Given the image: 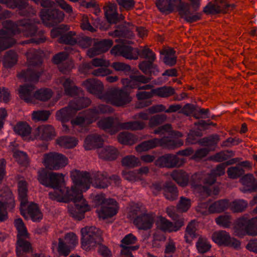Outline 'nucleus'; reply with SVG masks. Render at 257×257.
Listing matches in <instances>:
<instances>
[{
	"instance_id": "41",
	"label": "nucleus",
	"mask_w": 257,
	"mask_h": 257,
	"mask_svg": "<svg viewBox=\"0 0 257 257\" xmlns=\"http://www.w3.org/2000/svg\"><path fill=\"white\" fill-rule=\"evenodd\" d=\"M18 61V55L12 50L6 52L3 60L4 66L6 68H11L13 67Z\"/></svg>"
},
{
	"instance_id": "30",
	"label": "nucleus",
	"mask_w": 257,
	"mask_h": 257,
	"mask_svg": "<svg viewBox=\"0 0 257 257\" xmlns=\"http://www.w3.org/2000/svg\"><path fill=\"white\" fill-rule=\"evenodd\" d=\"M240 181L244 186L243 188L241 189L243 192H253L257 189V180L252 174H248L244 175L241 178Z\"/></svg>"
},
{
	"instance_id": "22",
	"label": "nucleus",
	"mask_w": 257,
	"mask_h": 257,
	"mask_svg": "<svg viewBox=\"0 0 257 257\" xmlns=\"http://www.w3.org/2000/svg\"><path fill=\"white\" fill-rule=\"evenodd\" d=\"M35 138L38 137L40 140L50 141L56 136L54 128L50 125H44L38 126L35 131Z\"/></svg>"
},
{
	"instance_id": "56",
	"label": "nucleus",
	"mask_w": 257,
	"mask_h": 257,
	"mask_svg": "<svg viewBox=\"0 0 257 257\" xmlns=\"http://www.w3.org/2000/svg\"><path fill=\"white\" fill-rule=\"evenodd\" d=\"M50 115L49 110L35 111L32 113V119L35 121H46Z\"/></svg>"
},
{
	"instance_id": "5",
	"label": "nucleus",
	"mask_w": 257,
	"mask_h": 257,
	"mask_svg": "<svg viewBox=\"0 0 257 257\" xmlns=\"http://www.w3.org/2000/svg\"><path fill=\"white\" fill-rule=\"evenodd\" d=\"M133 211L136 214L133 223L138 229L148 230L153 227L155 218L154 213L148 212L144 206L138 205L135 207Z\"/></svg>"
},
{
	"instance_id": "28",
	"label": "nucleus",
	"mask_w": 257,
	"mask_h": 257,
	"mask_svg": "<svg viewBox=\"0 0 257 257\" xmlns=\"http://www.w3.org/2000/svg\"><path fill=\"white\" fill-rule=\"evenodd\" d=\"M35 89V87L33 84L21 85L19 89L20 97L27 103L33 102L34 100Z\"/></svg>"
},
{
	"instance_id": "44",
	"label": "nucleus",
	"mask_w": 257,
	"mask_h": 257,
	"mask_svg": "<svg viewBox=\"0 0 257 257\" xmlns=\"http://www.w3.org/2000/svg\"><path fill=\"white\" fill-rule=\"evenodd\" d=\"M137 59L138 57L147 59V61H155L156 59L155 54L153 51L147 46L141 47L140 49L137 48Z\"/></svg>"
},
{
	"instance_id": "20",
	"label": "nucleus",
	"mask_w": 257,
	"mask_h": 257,
	"mask_svg": "<svg viewBox=\"0 0 257 257\" xmlns=\"http://www.w3.org/2000/svg\"><path fill=\"white\" fill-rule=\"evenodd\" d=\"M112 45L113 41L110 39H104L98 41L87 50V55L90 58H92L108 51Z\"/></svg>"
},
{
	"instance_id": "40",
	"label": "nucleus",
	"mask_w": 257,
	"mask_h": 257,
	"mask_svg": "<svg viewBox=\"0 0 257 257\" xmlns=\"http://www.w3.org/2000/svg\"><path fill=\"white\" fill-rule=\"evenodd\" d=\"M154 95L159 97L168 98L175 94V89L171 86H164L152 89Z\"/></svg>"
},
{
	"instance_id": "57",
	"label": "nucleus",
	"mask_w": 257,
	"mask_h": 257,
	"mask_svg": "<svg viewBox=\"0 0 257 257\" xmlns=\"http://www.w3.org/2000/svg\"><path fill=\"white\" fill-rule=\"evenodd\" d=\"M196 247L199 252L203 253L210 249L211 245L206 238L199 237L196 242Z\"/></svg>"
},
{
	"instance_id": "14",
	"label": "nucleus",
	"mask_w": 257,
	"mask_h": 257,
	"mask_svg": "<svg viewBox=\"0 0 257 257\" xmlns=\"http://www.w3.org/2000/svg\"><path fill=\"white\" fill-rule=\"evenodd\" d=\"M182 164V161L177 155L172 154H165L155 161L156 166L160 168H173L180 167Z\"/></svg>"
},
{
	"instance_id": "59",
	"label": "nucleus",
	"mask_w": 257,
	"mask_h": 257,
	"mask_svg": "<svg viewBox=\"0 0 257 257\" xmlns=\"http://www.w3.org/2000/svg\"><path fill=\"white\" fill-rule=\"evenodd\" d=\"M247 206V203L243 200H235L230 204V208L233 212H241L246 208Z\"/></svg>"
},
{
	"instance_id": "62",
	"label": "nucleus",
	"mask_w": 257,
	"mask_h": 257,
	"mask_svg": "<svg viewBox=\"0 0 257 257\" xmlns=\"http://www.w3.org/2000/svg\"><path fill=\"white\" fill-rule=\"evenodd\" d=\"M112 35H114L115 37L130 38L132 36L133 33L131 31L129 30L125 27L120 26L113 31Z\"/></svg>"
},
{
	"instance_id": "21",
	"label": "nucleus",
	"mask_w": 257,
	"mask_h": 257,
	"mask_svg": "<svg viewBox=\"0 0 257 257\" xmlns=\"http://www.w3.org/2000/svg\"><path fill=\"white\" fill-rule=\"evenodd\" d=\"M215 4L209 3L203 9V12L207 15L216 14L221 12H225L226 10L233 5L225 3V0H214Z\"/></svg>"
},
{
	"instance_id": "31",
	"label": "nucleus",
	"mask_w": 257,
	"mask_h": 257,
	"mask_svg": "<svg viewBox=\"0 0 257 257\" xmlns=\"http://www.w3.org/2000/svg\"><path fill=\"white\" fill-rule=\"evenodd\" d=\"M158 140V146L169 150H175L183 145L182 140L172 139L169 137H164Z\"/></svg>"
},
{
	"instance_id": "9",
	"label": "nucleus",
	"mask_w": 257,
	"mask_h": 257,
	"mask_svg": "<svg viewBox=\"0 0 257 257\" xmlns=\"http://www.w3.org/2000/svg\"><path fill=\"white\" fill-rule=\"evenodd\" d=\"M81 245L83 247L93 246L101 244L103 241L102 232L95 226H86L81 230Z\"/></svg>"
},
{
	"instance_id": "11",
	"label": "nucleus",
	"mask_w": 257,
	"mask_h": 257,
	"mask_svg": "<svg viewBox=\"0 0 257 257\" xmlns=\"http://www.w3.org/2000/svg\"><path fill=\"white\" fill-rule=\"evenodd\" d=\"M64 14L56 7L44 9L40 12V17L44 24L48 27H52L61 22Z\"/></svg>"
},
{
	"instance_id": "51",
	"label": "nucleus",
	"mask_w": 257,
	"mask_h": 257,
	"mask_svg": "<svg viewBox=\"0 0 257 257\" xmlns=\"http://www.w3.org/2000/svg\"><path fill=\"white\" fill-rule=\"evenodd\" d=\"M167 116L165 114H158L153 115L149 119V126L153 128L164 122L167 119Z\"/></svg>"
},
{
	"instance_id": "24",
	"label": "nucleus",
	"mask_w": 257,
	"mask_h": 257,
	"mask_svg": "<svg viewBox=\"0 0 257 257\" xmlns=\"http://www.w3.org/2000/svg\"><path fill=\"white\" fill-rule=\"evenodd\" d=\"M116 202L111 198L107 199L105 204L99 209V216L103 219L115 215L117 212Z\"/></svg>"
},
{
	"instance_id": "12",
	"label": "nucleus",
	"mask_w": 257,
	"mask_h": 257,
	"mask_svg": "<svg viewBox=\"0 0 257 257\" xmlns=\"http://www.w3.org/2000/svg\"><path fill=\"white\" fill-rule=\"evenodd\" d=\"M64 156L63 154L53 152L44 154L43 163L49 170H58L63 166Z\"/></svg>"
},
{
	"instance_id": "7",
	"label": "nucleus",
	"mask_w": 257,
	"mask_h": 257,
	"mask_svg": "<svg viewBox=\"0 0 257 257\" xmlns=\"http://www.w3.org/2000/svg\"><path fill=\"white\" fill-rule=\"evenodd\" d=\"M38 180L39 183L46 187L58 189L61 187V183L64 181V175L43 169L39 171Z\"/></svg>"
},
{
	"instance_id": "61",
	"label": "nucleus",
	"mask_w": 257,
	"mask_h": 257,
	"mask_svg": "<svg viewBox=\"0 0 257 257\" xmlns=\"http://www.w3.org/2000/svg\"><path fill=\"white\" fill-rule=\"evenodd\" d=\"M48 196L49 198L52 200H56L59 202H64V195L61 187L58 189H55L53 192H50Z\"/></svg>"
},
{
	"instance_id": "39",
	"label": "nucleus",
	"mask_w": 257,
	"mask_h": 257,
	"mask_svg": "<svg viewBox=\"0 0 257 257\" xmlns=\"http://www.w3.org/2000/svg\"><path fill=\"white\" fill-rule=\"evenodd\" d=\"M172 179L180 186H187L189 181V175L183 170H177L173 172L171 174Z\"/></svg>"
},
{
	"instance_id": "6",
	"label": "nucleus",
	"mask_w": 257,
	"mask_h": 257,
	"mask_svg": "<svg viewBox=\"0 0 257 257\" xmlns=\"http://www.w3.org/2000/svg\"><path fill=\"white\" fill-rule=\"evenodd\" d=\"M5 30H0V52L12 47L16 41L13 36L18 34V26L11 20L3 23Z\"/></svg>"
},
{
	"instance_id": "34",
	"label": "nucleus",
	"mask_w": 257,
	"mask_h": 257,
	"mask_svg": "<svg viewBox=\"0 0 257 257\" xmlns=\"http://www.w3.org/2000/svg\"><path fill=\"white\" fill-rule=\"evenodd\" d=\"M154 61H143L139 64V69L145 74L158 75L160 71Z\"/></svg>"
},
{
	"instance_id": "10",
	"label": "nucleus",
	"mask_w": 257,
	"mask_h": 257,
	"mask_svg": "<svg viewBox=\"0 0 257 257\" xmlns=\"http://www.w3.org/2000/svg\"><path fill=\"white\" fill-rule=\"evenodd\" d=\"M169 7L170 9L169 14L176 10L181 18L188 23H193L200 19V16L199 14L190 16L191 14L190 5L188 3L182 2L181 0H169Z\"/></svg>"
},
{
	"instance_id": "42",
	"label": "nucleus",
	"mask_w": 257,
	"mask_h": 257,
	"mask_svg": "<svg viewBox=\"0 0 257 257\" xmlns=\"http://www.w3.org/2000/svg\"><path fill=\"white\" fill-rule=\"evenodd\" d=\"M82 90L75 86L70 78H65V95L76 96L80 95Z\"/></svg>"
},
{
	"instance_id": "45",
	"label": "nucleus",
	"mask_w": 257,
	"mask_h": 257,
	"mask_svg": "<svg viewBox=\"0 0 257 257\" xmlns=\"http://www.w3.org/2000/svg\"><path fill=\"white\" fill-rule=\"evenodd\" d=\"M146 126V123L141 121H131L121 122L120 130H128L131 131L142 130Z\"/></svg>"
},
{
	"instance_id": "29",
	"label": "nucleus",
	"mask_w": 257,
	"mask_h": 257,
	"mask_svg": "<svg viewBox=\"0 0 257 257\" xmlns=\"http://www.w3.org/2000/svg\"><path fill=\"white\" fill-rule=\"evenodd\" d=\"M103 140L98 134H92L88 136L84 141V147L86 150H91L97 148H101L103 145Z\"/></svg>"
},
{
	"instance_id": "38",
	"label": "nucleus",
	"mask_w": 257,
	"mask_h": 257,
	"mask_svg": "<svg viewBox=\"0 0 257 257\" xmlns=\"http://www.w3.org/2000/svg\"><path fill=\"white\" fill-rule=\"evenodd\" d=\"M229 201L227 199H221L215 201L208 207V211L210 213H221L228 208Z\"/></svg>"
},
{
	"instance_id": "49",
	"label": "nucleus",
	"mask_w": 257,
	"mask_h": 257,
	"mask_svg": "<svg viewBox=\"0 0 257 257\" xmlns=\"http://www.w3.org/2000/svg\"><path fill=\"white\" fill-rule=\"evenodd\" d=\"M77 243V237L74 233L70 232L65 234V256L68 255L71 249L73 248Z\"/></svg>"
},
{
	"instance_id": "17",
	"label": "nucleus",
	"mask_w": 257,
	"mask_h": 257,
	"mask_svg": "<svg viewBox=\"0 0 257 257\" xmlns=\"http://www.w3.org/2000/svg\"><path fill=\"white\" fill-rule=\"evenodd\" d=\"M91 101L88 97H79L70 101L67 107H65V113L69 116L74 115L78 110L88 107Z\"/></svg>"
},
{
	"instance_id": "46",
	"label": "nucleus",
	"mask_w": 257,
	"mask_h": 257,
	"mask_svg": "<svg viewBox=\"0 0 257 257\" xmlns=\"http://www.w3.org/2000/svg\"><path fill=\"white\" fill-rule=\"evenodd\" d=\"M53 92L48 88H43L38 89L34 93V98L42 101H47L52 96Z\"/></svg>"
},
{
	"instance_id": "35",
	"label": "nucleus",
	"mask_w": 257,
	"mask_h": 257,
	"mask_svg": "<svg viewBox=\"0 0 257 257\" xmlns=\"http://www.w3.org/2000/svg\"><path fill=\"white\" fill-rule=\"evenodd\" d=\"M163 193L165 198L170 201H174L178 197V191L176 185L171 182H166L163 187Z\"/></svg>"
},
{
	"instance_id": "23",
	"label": "nucleus",
	"mask_w": 257,
	"mask_h": 257,
	"mask_svg": "<svg viewBox=\"0 0 257 257\" xmlns=\"http://www.w3.org/2000/svg\"><path fill=\"white\" fill-rule=\"evenodd\" d=\"M194 179H198L200 180L197 182L196 185L202 187L203 191L205 192L208 196L211 195V186L213 184L216 180V177L211 172L210 174L204 176L203 178L195 175L193 176Z\"/></svg>"
},
{
	"instance_id": "53",
	"label": "nucleus",
	"mask_w": 257,
	"mask_h": 257,
	"mask_svg": "<svg viewBox=\"0 0 257 257\" xmlns=\"http://www.w3.org/2000/svg\"><path fill=\"white\" fill-rule=\"evenodd\" d=\"M139 159L133 155L126 156L121 160L122 165L128 168L137 167L139 165Z\"/></svg>"
},
{
	"instance_id": "33",
	"label": "nucleus",
	"mask_w": 257,
	"mask_h": 257,
	"mask_svg": "<svg viewBox=\"0 0 257 257\" xmlns=\"http://www.w3.org/2000/svg\"><path fill=\"white\" fill-rule=\"evenodd\" d=\"M99 158L108 161L116 159L118 155L117 150L112 146H106L97 150Z\"/></svg>"
},
{
	"instance_id": "8",
	"label": "nucleus",
	"mask_w": 257,
	"mask_h": 257,
	"mask_svg": "<svg viewBox=\"0 0 257 257\" xmlns=\"http://www.w3.org/2000/svg\"><path fill=\"white\" fill-rule=\"evenodd\" d=\"M234 233L240 237L245 235H257V217L251 219L244 217L238 219L234 227Z\"/></svg>"
},
{
	"instance_id": "19",
	"label": "nucleus",
	"mask_w": 257,
	"mask_h": 257,
	"mask_svg": "<svg viewBox=\"0 0 257 257\" xmlns=\"http://www.w3.org/2000/svg\"><path fill=\"white\" fill-rule=\"evenodd\" d=\"M137 241V237L132 233L125 235L121 240L120 246L122 255L132 256V251L137 250L139 246L133 245Z\"/></svg>"
},
{
	"instance_id": "18",
	"label": "nucleus",
	"mask_w": 257,
	"mask_h": 257,
	"mask_svg": "<svg viewBox=\"0 0 257 257\" xmlns=\"http://www.w3.org/2000/svg\"><path fill=\"white\" fill-rule=\"evenodd\" d=\"M121 122L117 118L107 117L100 119L97 125L101 129L113 135L120 130Z\"/></svg>"
},
{
	"instance_id": "26",
	"label": "nucleus",
	"mask_w": 257,
	"mask_h": 257,
	"mask_svg": "<svg viewBox=\"0 0 257 257\" xmlns=\"http://www.w3.org/2000/svg\"><path fill=\"white\" fill-rule=\"evenodd\" d=\"M82 85L88 92L98 95L100 99V96L103 95L102 94L103 85L100 81L95 79H88L83 82Z\"/></svg>"
},
{
	"instance_id": "2",
	"label": "nucleus",
	"mask_w": 257,
	"mask_h": 257,
	"mask_svg": "<svg viewBox=\"0 0 257 257\" xmlns=\"http://www.w3.org/2000/svg\"><path fill=\"white\" fill-rule=\"evenodd\" d=\"M27 55L29 68L22 70L17 76L24 79L26 82H37L44 71L42 58L39 55L32 53H27Z\"/></svg>"
},
{
	"instance_id": "36",
	"label": "nucleus",
	"mask_w": 257,
	"mask_h": 257,
	"mask_svg": "<svg viewBox=\"0 0 257 257\" xmlns=\"http://www.w3.org/2000/svg\"><path fill=\"white\" fill-rule=\"evenodd\" d=\"M14 225L17 232V240L23 238H30V234L28 232L27 228L21 218H19L15 219Z\"/></svg>"
},
{
	"instance_id": "43",
	"label": "nucleus",
	"mask_w": 257,
	"mask_h": 257,
	"mask_svg": "<svg viewBox=\"0 0 257 257\" xmlns=\"http://www.w3.org/2000/svg\"><path fill=\"white\" fill-rule=\"evenodd\" d=\"M212 238L219 245L226 246L228 239H230V235L225 230H220L214 232L212 235Z\"/></svg>"
},
{
	"instance_id": "54",
	"label": "nucleus",
	"mask_w": 257,
	"mask_h": 257,
	"mask_svg": "<svg viewBox=\"0 0 257 257\" xmlns=\"http://www.w3.org/2000/svg\"><path fill=\"white\" fill-rule=\"evenodd\" d=\"M244 170L240 166L236 165L228 168L227 173L229 178L235 179L242 176Z\"/></svg>"
},
{
	"instance_id": "13",
	"label": "nucleus",
	"mask_w": 257,
	"mask_h": 257,
	"mask_svg": "<svg viewBox=\"0 0 257 257\" xmlns=\"http://www.w3.org/2000/svg\"><path fill=\"white\" fill-rule=\"evenodd\" d=\"M157 228L165 232H176L184 226L181 220L177 222H171L162 216L158 217L156 222Z\"/></svg>"
},
{
	"instance_id": "25",
	"label": "nucleus",
	"mask_w": 257,
	"mask_h": 257,
	"mask_svg": "<svg viewBox=\"0 0 257 257\" xmlns=\"http://www.w3.org/2000/svg\"><path fill=\"white\" fill-rule=\"evenodd\" d=\"M16 252L18 257H26V254L32 253L33 247L30 238L17 239L16 243Z\"/></svg>"
},
{
	"instance_id": "63",
	"label": "nucleus",
	"mask_w": 257,
	"mask_h": 257,
	"mask_svg": "<svg viewBox=\"0 0 257 257\" xmlns=\"http://www.w3.org/2000/svg\"><path fill=\"white\" fill-rule=\"evenodd\" d=\"M216 223L224 228H228L231 224V216L228 214H224L216 218Z\"/></svg>"
},
{
	"instance_id": "3",
	"label": "nucleus",
	"mask_w": 257,
	"mask_h": 257,
	"mask_svg": "<svg viewBox=\"0 0 257 257\" xmlns=\"http://www.w3.org/2000/svg\"><path fill=\"white\" fill-rule=\"evenodd\" d=\"M18 34L22 32L26 37H34L29 40L24 41L23 44L35 43L40 44L45 42L46 38L43 31H38V28L34 24L30 23L27 21H21L18 25Z\"/></svg>"
},
{
	"instance_id": "1",
	"label": "nucleus",
	"mask_w": 257,
	"mask_h": 257,
	"mask_svg": "<svg viewBox=\"0 0 257 257\" xmlns=\"http://www.w3.org/2000/svg\"><path fill=\"white\" fill-rule=\"evenodd\" d=\"M71 178L74 185L71 189L67 188L66 190L65 203L73 202L74 205L68 206V212L75 219L81 220L84 218L85 213L90 210V206L83 197L82 192L87 190L90 184L96 188H106L110 184L109 174L105 171L88 172L75 170L71 172Z\"/></svg>"
},
{
	"instance_id": "32",
	"label": "nucleus",
	"mask_w": 257,
	"mask_h": 257,
	"mask_svg": "<svg viewBox=\"0 0 257 257\" xmlns=\"http://www.w3.org/2000/svg\"><path fill=\"white\" fill-rule=\"evenodd\" d=\"M18 187L20 208L25 207L28 202V183L25 180H20L18 183Z\"/></svg>"
},
{
	"instance_id": "55",
	"label": "nucleus",
	"mask_w": 257,
	"mask_h": 257,
	"mask_svg": "<svg viewBox=\"0 0 257 257\" xmlns=\"http://www.w3.org/2000/svg\"><path fill=\"white\" fill-rule=\"evenodd\" d=\"M220 140L219 136L217 134L205 137L200 140V144L204 146H213L216 145Z\"/></svg>"
},
{
	"instance_id": "15",
	"label": "nucleus",
	"mask_w": 257,
	"mask_h": 257,
	"mask_svg": "<svg viewBox=\"0 0 257 257\" xmlns=\"http://www.w3.org/2000/svg\"><path fill=\"white\" fill-rule=\"evenodd\" d=\"M21 214L25 218L28 216L34 222H40L43 218V215L38 205L31 202L26 209L25 207L20 208Z\"/></svg>"
},
{
	"instance_id": "37",
	"label": "nucleus",
	"mask_w": 257,
	"mask_h": 257,
	"mask_svg": "<svg viewBox=\"0 0 257 257\" xmlns=\"http://www.w3.org/2000/svg\"><path fill=\"white\" fill-rule=\"evenodd\" d=\"M197 223L195 220H192L187 225L184 238L186 242L191 243L192 240L196 238L198 234L197 232Z\"/></svg>"
},
{
	"instance_id": "50",
	"label": "nucleus",
	"mask_w": 257,
	"mask_h": 257,
	"mask_svg": "<svg viewBox=\"0 0 257 257\" xmlns=\"http://www.w3.org/2000/svg\"><path fill=\"white\" fill-rule=\"evenodd\" d=\"M15 132L22 137L29 136L31 132V127L26 122H19L14 127Z\"/></svg>"
},
{
	"instance_id": "16",
	"label": "nucleus",
	"mask_w": 257,
	"mask_h": 257,
	"mask_svg": "<svg viewBox=\"0 0 257 257\" xmlns=\"http://www.w3.org/2000/svg\"><path fill=\"white\" fill-rule=\"evenodd\" d=\"M110 52L115 56H121L127 59H137V48H133L127 45H116L111 49Z\"/></svg>"
},
{
	"instance_id": "52",
	"label": "nucleus",
	"mask_w": 257,
	"mask_h": 257,
	"mask_svg": "<svg viewBox=\"0 0 257 257\" xmlns=\"http://www.w3.org/2000/svg\"><path fill=\"white\" fill-rule=\"evenodd\" d=\"M118 141L124 145H132L135 143L134 136L128 132H122L117 136Z\"/></svg>"
},
{
	"instance_id": "48",
	"label": "nucleus",
	"mask_w": 257,
	"mask_h": 257,
	"mask_svg": "<svg viewBox=\"0 0 257 257\" xmlns=\"http://www.w3.org/2000/svg\"><path fill=\"white\" fill-rule=\"evenodd\" d=\"M75 35L76 33L73 31H69L65 33V45H70L65 46V53H71L74 51L72 47L77 43V40L75 37Z\"/></svg>"
},
{
	"instance_id": "64",
	"label": "nucleus",
	"mask_w": 257,
	"mask_h": 257,
	"mask_svg": "<svg viewBox=\"0 0 257 257\" xmlns=\"http://www.w3.org/2000/svg\"><path fill=\"white\" fill-rule=\"evenodd\" d=\"M84 115L87 120V122L88 123L93 122L98 117V114L94 107L85 110L84 111Z\"/></svg>"
},
{
	"instance_id": "27",
	"label": "nucleus",
	"mask_w": 257,
	"mask_h": 257,
	"mask_svg": "<svg viewBox=\"0 0 257 257\" xmlns=\"http://www.w3.org/2000/svg\"><path fill=\"white\" fill-rule=\"evenodd\" d=\"M116 8V5L114 4H109L104 7L105 17L110 23L116 24L119 21L123 20L124 18L122 15L118 16Z\"/></svg>"
},
{
	"instance_id": "60",
	"label": "nucleus",
	"mask_w": 257,
	"mask_h": 257,
	"mask_svg": "<svg viewBox=\"0 0 257 257\" xmlns=\"http://www.w3.org/2000/svg\"><path fill=\"white\" fill-rule=\"evenodd\" d=\"M6 195L3 196L5 197L4 201L2 202L5 204V205L10 209H13L15 206V202L14 200V196L12 192L9 190L5 193Z\"/></svg>"
},
{
	"instance_id": "47",
	"label": "nucleus",
	"mask_w": 257,
	"mask_h": 257,
	"mask_svg": "<svg viewBox=\"0 0 257 257\" xmlns=\"http://www.w3.org/2000/svg\"><path fill=\"white\" fill-rule=\"evenodd\" d=\"M158 139L155 138L143 142L142 143L136 146V150L138 152L148 151L158 146Z\"/></svg>"
},
{
	"instance_id": "58",
	"label": "nucleus",
	"mask_w": 257,
	"mask_h": 257,
	"mask_svg": "<svg viewBox=\"0 0 257 257\" xmlns=\"http://www.w3.org/2000/svg\"><path fill=\"white\" fill-rule=\"evenodd\" d=\"M13 157L20 164L26 165L29 163L27 154L23 151H14Z\"/></svg>"
},
{
	"instance_id": "4",
	"label": "nucleus",
	"mask_w": 257,
	"mask_h": 257,
	"mask_svg": "<svg viewBox=\"0 0 257 257\" xmlns=\"http://www.w3.org/2000/svg\"><path fill=\"white\" fill-rule=\"evenodd\" d=\"M100 99L117 107H124L132 101L130 93L124 88H111L107 90Z\"/></svg>"
}]
</instances>
